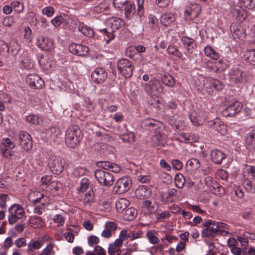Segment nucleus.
Here are the masks:
<instances>
[{
  "label": "nucleus",
  "instance_id": "nucleus-1",
  "mask_svg": "<svg viewBox=\"0 0 255 255\" xmlns=\"http://www.w3.org/2000/svg\"><path fill=\"white\" fill-rule=\"evenodd\" d=\"M82 138L81 131L78 126L73 125L68 128L66 132L65 141L68 146L75 147Z\"/></svg>",
  "mask_w": 255,
  "mask_h": 255
},
{
  "label": "nucleus",
  "instance_id": "nucleus-2",
  "mask_svg": "<svg viewBox=\"0 0 255 255\" xmlns=\"http://www.w3.org/2000/svg\"><path fill=\"white\" fill-rule=\"evenodd\" d=\"M111 28L103 29L101 30L104 35L106 36L104 37L107 42L115 37L114 31L123 27L125 22L121 18L118 17H112L110 20Z\"/></svg>",
  "mask_w": 255,
  "mask_h": 255
},
{
  "label": "nucleus",
  "instance_id": "nucleus-3",
  "mask_svg": "<svg viewBox=\"0 0 255 255\" xmlns=\"http://www.w3.org/2000/svg\"><path fill=\"white\" fill-rule=\"evenodd\" d=\"M95 176L98 182L102 185L109 187L113 184L114 178L110 172L97 169L95 171Z\"/></svg>",
  "mask_w": 255,
  "mask_h": 255
},
{
  "label": "nucleus",
  "instance_id": "nucleus-4",
  "mask_svg": "<svg viewBox=\"0 0 255 255\" xmlns=\"http://www.w3.org/2000/svg\"><path fill=\"white\" fill-rule=\"evenodd\" d=\"M118 70L120 73L125 78L130 77L134 69L131 62L127 59H122L118 63Z\"/></svg>",
  "mask_w": 255,
  "mask_h": 255
},
{
  "label": "nucleus",
  "instance_id": "nucleus-5",
  "mask_svg": "<svg viewBox=\"0 0 255 255\" xmlns=\"http://www.w3.org/2000/svg\"><path fill=\"white\" fill-rule=\"evenodd\" d=\"M10 215L8 216V222L11 225L15 223L18 220L24 216V210L19 204H15L9 209Z\"/></svg>",
  "mask_w": 255,
  "mask_h": 255
},
{
  "label": "nucleus",
  "instance_id": "nucleus-6",
  "mask_svg": "<svg viewBox=\"0 0 255 255\" xmlns=\"http://www.w3.org/2000/svg\"><path fill=\"white\" fill-rule=\"evenodd\" d=\"M48 164L52 172L59 174L64 169L65 162L60 157L52 154L49 157Z\"/></svg>",
  "mask_w": 255,
  "mask_h": 255
},
{
  "label": "nucleus",
  "instance_id": "nucleus-7",
  "mask_svg": "<svg viewBox=\"0 0 255 255\" xmlns=\"http://www.w3.org/2000/svg\"><path fill=\"white\" fill-rule=\"evenodd\" d=\"M131 180L127 177L119 179L113 188V192L116 194H124L129 190L131 187Z\"/></svg>",
  "mask_w": 255,
  "mask_h": 255
},
{
  "label": "nucleus",
  "instance_id": "nucleus-8",
  "mask_svg": "<svg viewBox=\"0 0 255 255\" xmlns=\"http://www.w3.org/2000/svg\"><path fill=\"white\" fill-rule=\"evenodd\" d=\"M204 226L205 229L202 231L201 234L203 237H214L218 234L219 230V227L217 225V223L212 220L205 222Z\"/></svg>",
  "mask_w": 255,
  "mask_h": 255
},
{
  "label": "nucleus",
  "instance_id": "nucleus-9",
  "mask_svg": "<svg viewBox=\"0 0 255 255\" xmlns=\"http://www.w3.org/2000/svg\"><path fill=\"white\" fill-rule=\"evenodd\" d=\"M144 88L147 94L152 96H157L163 92V87L158 80L150 81Z\"/></svg>",
  "mask_w": 255,
  "mask_h": 255
},
{
  "label": "nucleus",
  "instance_id": "nucleus-10",
  "mask_svg": "<svg viewBox=\"0 0 255 255\" xmlns=\"http://www.w3.org/2000/svg\"><path fill=\"white\" fill-rule=\"evenodd\" d=\"M242 108V104L239 101H236L223 110L222 114L224 117H233L239 113Z\"/></svg>",
  "mask_w": 255,
  "mask_h": 255
},
{
  "label": "nucleus",
  "instance_id": "nucleus-11",
  "mask_svg": "<svg viewBox=\"0 0 255 255\" xmlns=\"http://www.w3.org/2000/svg\"><path fill=\"white\" fill-rule=\"evenodd\" d=\"M19 144L24 150H28L32 147V138L26 131H21L18 133Z\"/></svg>",
  "mask_w": 255,
  "mask_h": 255
},
{
  "label": "nucleus",
  "instance_id": "nucleus-12",
  "mask_svg": "<svg viewBox=\"0 0 255 255\" xmlns=\"http://www.w3.org/2000/svg\"><path fill=\"white\" fill-rule=\"evenodd\" d=\"M37 45L40 49L46 51H51L54 48V41L44 36H41L37 38Z\"/></svg>",
  "mask_w": 255,
  "mask_h": 255
},
{
  "label": "nucleus",
  "instance_id": "nucleus-13",
  "mask_svg": "<svg viewBox=\"0 0 255 255\" xmlns=\"http://www.w3.org/2000/svg\"><path fill=\"white\" fill-rule=\"evenodd\" d=\"M26 82L33 89H41L44 86L43 80L36 74L28 75Z\"/></svg>",
  "mask_w": 255,
  "mask_h": 255
},
{
  "label": "nucleus",
  "instance_id": "nucleus-14",
  "mask_svg": "<svg viewBox=\"0 0 255 255\" xmlns=\"http://www.w3.org/2000/svg\"><path fill=\"white\" fill-rule=\"evenodd\" d=\"M201 10V7L198 4H192L185 10V16L187 18L194 19L198 16Z\"/></svg>",
  "mask_w": 255,
  "mask_h": 255
},
{
  "label": "nucleus",
  "instance_id": "nucleus-15",
  "mask_svg": "<svg viewBox=\"0 0 255 255\" xmlns=\"http://www.w3.org/2000/svg\"><path fill=\"white\" fill-rule=\"evenodd\" d=\"M91 77L94 82L102 83L107 79V73L104 69L98 68L92 73Z\"/></svg>",
  "mask_w": 255,
  "mask_h": 255
},
{
  "label": "nucleus",
  "instance_id": "nucleus-16",
  "mask_svg": "<svg viewBox=\"0 0 255 255\" xmlns=\"http://www.w3.org/2000/svg\"><path fill=\"white\" fill-rule=\"evenodd\" d=\"M69 49L73 54L82 56L87 55L89 51V48L87 46L76 43L71 44L69 47Z\"/></svg>",
  "mask_w": 255,
  "mask_h": 255
},
{
  "label": "nucleus",
  "instance_id": "nucleus-17",
  "mask_svg": "<svg viewBox=\"0 0 255 255\" xmlns=\"http://www.w3.org/2000/svg\"><path fill=\"white\" fill-rule=\"evenodd\" d=\"M209 126L222 135L225 134L227 132L226 126L218 119L210 121Z\"/></svg>",
  "mask_w": 255,
  "mask_h": 255
},
{
  "label": "nucleus",
  "instance_id": "nucleus-18",
  "mask_svg": "<svg viewBox=\"0 0 255 255\" xmlns=\"http://www.w3.org/2000/svg\"><path fill=\"white\" fill-rule=\"evenodd\" d=\"M245 146L249 151L254 152L255 151V133L248 134L245 139Z\"/></svg>",
  "mask_w": 255,
  "mask_h": 255
},
{
  "label": "nucleus",
  "instance_id": "nucleus-19",
  "mask_svg": "<svg viewBox=\"0 0 255 255\" xmlns=\"http://www.w3.org/2000/svg\"><path fill=\"white\" fill-rule=\"evenodd\" d=\"M175 19L174 15L170 12H164L160 18L161 23L165 26H170L171 23L175 21Z\"/></svg>",
  "mask_w": 255,
  "mask_h": 255
},
{
  "label": "nucleus",
  "instance_id": "nucleus-20",
  "mask_svg": "<svg viewBox=\"0 0 255 255\" xmlns=\"http://www.w3.org/2000/svg\"><path fill=\"white\" fill-rule=\"evenodd\" d=\"M210 155L212 160L218 164H221L222 160L226 157L225 154L218 149L212 150Z\"/></svg>",
  "mask_w": 255,
  "mask_h": 255
},
{
  "label": "nucleus",
  "instance_id": "nucleus-21",
  "mask_svg": "<svg viewBox=\"0 0 255 255\" xmlns=\"http://www.w3.org/2000/svg\"><path fill=\"white\" fill-rule=\"evenodd\" d=\"M135 194L139 199L147 198L151 196V191L146 186H141L136 190Z\"/></svg>",
  "mask_w": 255,
  "mask_h": 255
},
{
  "label": "nucleus",
  "instance_id": "nucleus-22",
  "mask_svg": "<svg viewBox=\"0 0 255 255\" xmlns=\"http://www.w3.org/2000/svg\"><path fill=\"white\" fill-rule=\"evenodd\" d=\"M64 20L67 21L71 24H74L75 22L74 19L69 16H65L63 17L62 16H57L51 20V23L54 27H57L59 26Z\"/></svg>",
  "mask_w": 255,
  "mask_h": 255
},
{
  "label": "nucleus",
  "instance_id": "nucleus-23",
  "mask_svg": "<svg viewBox=\"0 0 255 255\" xmlns=\"http://www.w3.org/2000/svg\"><path fill=\"white\" fill-rule=\"evenodd\" d=\"M181 40L186 47L187 52L192 54L193 52L194 49L196 47L194 40L188 37H183Z\"/></svg>",
  "mask_w": 255,
  "mask_h": 255
},
{
  "label": "nucleus",
  "instance_id": "nucleus-24",
  "mask_svg": "<svg viewBox=\"0 0 255 255\" xmlns=\"http://www.w3.org/2000/svg\"><path fill=\"white\" fill-rule=\"evenodd\" d=\"M230 79L233 83L242 82L244 79L242 72L237 69H233L230 73Z\"/></svg>",
  "mask_w": 255,
  "mask_h": 255
},
{
  "label": "nucleus",
  "instance_id": "nucleus-25",
  "mask_svg": "<svg viewBox=\"0 0 255 255\" xmlns=\"http://www.w3.org/2000/svg\"><path fill=\"white\" fill-rule=\"evenodd\" d=\"M78 29L79 31L86 36L92 37L94 35V32L93 29L88 27L83 22H79Z\"/></svg>",
  "mask_w": 255,
  "mask_h": 255
},
{
  "label": "nucleus",
  "instance_id": "nucleus-26",
  "mask_svg": "<svg viewBox=\"0 0 255 255\" xmlns=\"http://www.w3.org/2000/svg\"><path fill=\"white\" fill-rule=\"evenodd\" d=\"M141 209L144 214H151L155 210V205L150 200H147L143 202Z\"/></svg>",
  "mask_w": 255,
  "mask_h": 255
},
{
  "label": "nucleus",
  "instance_id": "nucleus-27",
  "mask_svg": "<svg viewBox=\"0 0 255 255\" xmlns=\"http://www.w3.org/2000/svg\"><path fill=\"white\" fill-rule=\"evenodd\" d=\"M233 13L236 15L237 19L240 22L245 20L248 16L246 10L241 7L235 8Z\"/></svg>",
  "mask_w": 255,
  "mask_h": 255
},
{
  "label": "nucleus",
  "instance_id": "nucleus-28",
  "mask_svg": "<svg viewBox=\"0 0 255 255\" xmlns=\"http://www.w3.org/2000/svg\"><path fill=\"white\" fill-rule=\"evenodd\" d=\"M190 119L193 124L196 126L202 125L205 121V118L204 117L198 115L195 112L191 114Z\"/></svg>",
  "mask_w": 255,
  "mask_h": 255
},
{
  "label": "nucleus",
  "instance_id": "nucleus-29",
  "mask_svg": "<svg viewBox=\"0 0 255 255\" xmlns=\"http://www.w3.org/2000/svg\"><path fill=\"white\" fill-rule=\"evenodd\" d=\"M21 63L23 67L29 69L33 66L32 60L30 55L27 53H23L21 56Z\"/></svg>",
  "mask_w": 255,
  "mask_h": 255
},
{
  "label": "nucleus",
  "instance_id": "nucleus-30",
  "mask_svg": "<svg viewBox=\"0 0 255 255\" xmlns=\"http://www.w3.org/2000/svg\"><path fill=\"white\" fill-rule=\"evenodd\" d=\"M244 58L248 63L255 65V49L247 50L244 53Z\"/></svg>",
  "mask_w": 255,
  "mask_h": 255
},
{
  "label": "nucleus",
  "instance_id": "nucleus-31",
  "mask_svg": "<svg viewBox=\"0 0 255 255\" xmlns=\"http://www.w3.org/2000/svg\"><path fill=\"white\" fill-rule=\"evenodd\" d=\"M161 80L165 85L168 87H173L175 84L174 77L169 74H166L162 76Z\"/></svg>",
  "mask_w": 255,
  "mask_h": 255
},
{
  "label": "nucleus",
  "instance_id": "nucleus-32",
  "mask_svg": "<svg viewBox=\"0 0 255 255\" xmlns=\"http://www.w3.org/2000/svg\"><path fill=\"white\" fill-rule=\"evenodd\" d=\"M129 204V202L127 199L120 198L116 202V209L119 212H122Z\"/></svg>",
  "mask_w": 255,
  "mask_h": 255
},
{
  "label": "nucleus",
  "instance_id": "nucleus-33",
  "mask_svg": "<svg viewBox=\"0 0 255 255\" xmlns=\"http://www.w3.org/2000/svg\"><path fill=\"white\" fill-rule=\"evenodd\" d=\"M186 166L189 170L195 171L200 167V161L196 158H191L187 161Z\"/></svg>",
  "mask_w": 255,
  "mask_h": 255
},
{
  "label": "nucleus",
  "instance_id": "nucleus-34",
  "mask_svg": "<svg viewBox=\"0 0 255 255\" xmlns=\"http://www.w3.org/2000/svg\"><path fill=\"white\" fill-rule=\"evenodd\" d=\"M137 215V211L133 208H129L126 209L124 215V218L127 221L133 220Z\"/></svg>",
  "mask_w": 255,
  "mask_h": 255
},
{
  "label": "nucleus",
  "instance_id": "nucleus-35",
  "mask_svg": "<svg viewBox=\"0 0 255 255\" xmlns=\"http://www.w3.org/2000/svg\"><path fill=\"white\" fill-rule=\"evenodd\" d=\"M79 198L85 205H86L93 201V194L91 192L86 193H84V192L80 193L79 194Z\"/></svg>",
  "mask_w": 255,
  "mask_h": 255
},
{
  "label": "nucleus",
  "instance_id": "nucleus-36",
  "mask_svg": "<svg viewBox=\"0 0 255 255\" xmlns=\"http://www.w3.org/2000/svg\"><path fill=\"white\" fill-rule=\"evenodd\" d=\"M205 184L210 188L211 191H213V189L215 190L217 188H220V185L215 180H213V177L211 176H207L205 178Z\"/></svg>",
  "mask_w": 255,
  "mask_h": 255
},
{
  "label": "nucleus",
  "instance_id": "nucleus-37",
  "mask_svg": "<svg viewBox=\"0 0 255 255\" xmlns=\"http://www.w3.org/2000/svg\"><path fill=\"white\" fill-rule=\"evenodd\" d=\"M204 53L207 56L214 59H217L219 57V53L210 46H207L205 47Z\"/></svg>",
  "mask_w": 255,
  "mask_h": 255
},
{
  "label": "nucleus",
  "instance_id": "nucleus-38",
  "mask_svg": "<svg viewBox=\"0 0 255 255\" xmlns=\"http://www.w3.org/2000/svg\"><path fill=\"white\" fill-rule=\"evenodd\" d=\"M29 224L32 226H34L35 228H41L44 223L41 218L37 216H31L29 220Z\"/></svg>",
  "mask_w": 255,
  "mask_h": 255
},
{
  "label": "nucleus",
  "instance_id": "nucleus-39",
  "mask_svg": "<svg viewBox=\"0 0 255 255\" xmlns=\"http://www.w3.org/2000/svg\"><path fill=\"white\" fill-rule=\"evenodd\" d=\"M48 138L54 140L59 134V130L55 127H51L46 130L45 132Z\"/></svg>",
  "mask_w": 255,
  "mask_h": 255
},
{
  "label": "nucleus",
  "instance_id": "nucleus-40",
  "mask_svg": "<svg viewBox=\"0 0 255 255\" xmlns=\"http://www.w3.org/2000/svg\"><path fill=\"white\" fill-rule=\"evenodd\" d=\"M174 182L177 188H182L185 183L184 176L180 173L176 174L174 177Z\"/></svg>",
  "mask_w": 255,
  "mask_h": 255
},
{
  "label": "nucleus",
  "instance_id": "nucleus-41",
  "mask_svg": "<svg viewBox=\"0 0 255 255\" xmlns=\"http://www.w3.org/2000/svg\"><path fill=\"white\" fill-rule=\"evenodd\" d=\"M109 6V3L107 0H104L100 3L98 5L93 7V11L97 13H101L105 11Z\"/></svg>",
  "mask_w": 255,
  "mask_h": 255
},
{
  "label": "nucleus",
  "instance_id": "nucleus-42",
  "mask_svg": "<svg viewBox=\"0 0 255 255\" xmlns=\"http://www.w3.org/2000/svg\"><path fill=\"white\" fill-rule=\"evenodd\" d=\"M121 139L124 142L133 143L135 141V135L131 132L126 133L121 135Z\"/></svg>",
  "mask_w": 255,
  "mask_h": 255
},
{
  "label": "nucleus",
  "instance_id": "nucleus-43",
  "mask_svg": "<svg viewBox=\"0 0 255 255\" xmlns=\"http://www.w3.org/2000/svg\"><path fill=\"white\" fill-rule=\"evenodd\" d=\"M39 63L45 69L50 68L52 65V62L47 57H42L39 60Z\"/></svg>",
  "mask_w": 255,
  "mask_h": 255
},
{
  "label": "nucleus",
  "instance_id": "nucleus-44",
  "mask_svg": "<svg viewBox=\"0 0 255 255\" xmlns=\"http://www.w3.org/2000/svg\"><path fill=\"white\" fill-rule=\"evenodd\" d=\"M123 8L125 9L126 16L128 17L130 14L134 11L135 6L134 4L128 1Z\"/></svg>",
  "mask_w": 255,
  "mask_h": 255
},
{
  "label": "nucleus",
  "instance_id": "nucleus-45",
  "mask_svg": "<svg viewBox=\"0 0 255 255\" xmlns=\"http://www.w3.org/2000/svg\"><path fill=\"white\" fill-rule=\"evenodd\" d=\"M42 244L38 241H31L28 244V250L32 251L34 250H37L41 248Z\"/></svg>",
  "mask_w": 255,
  "mask_h": 255
},
{
  "label": "nucleus",
  "instance_id": "nucleus-46",
  "mask_svg": "<svg viewBox=\"0 0 255 255\" xmlns=\"http://www.w3.org/2000/svg\"><path fill=\"white\" fill-rule=\"evenodd\" d=\"M90 185L89 181L87 178H83L80 182V185L78 189V191L81 193L85 192L89 187Z\"/></svg>",
  "mask_w": 255,
  "mask_h": 255
},
{
  "label": "nucleus",
  "instance_id": "nucleus-47",
  "mask_svg": "<svg viewBox=\"0 0 255 255\" xmlns=\"http://www.w3.org/2000/svg\"><path fill=\"white\" fill-rule=\"evenodd\" d=\"M1 144L0 145V148H8L9 149H12L15 147L14 144L11 142L10 139L8 138H5L2 139Z\"/></svg>",
  "mask_w": 255,
  "mask_h": 255
},
{
  "label": "nucleus",
  "instance_id": "nucleus-48",
  "mask_svg": "<svg viewBox=\"0 0 255 255\" xmlns=\"http://www.w3.org/2000/svg\"><path fill=\"white\" fill-rule=\"evenodd\" d=\"M245 189L249 192H255V187L253 185V183L249 180L246 179L243 183Z\"/></svg>",
  "mask_w": 255,
  "mask_h": 255
},
{
  "label": "nucleus",
  "instance_id": "nucleus-49",
  "mask_svg": "<svg viewBox=\"0 0 255 255\" xmlns=\"http://www.w3.org/2000/svg\"><path fill=\"white\" fill-rule=\"evenodd\" d=\"M121 253L120 248L112 244L109 245L108 253L110 255H119Z\"/></svg>",
  "mask_w": 255,
  "mask_h": 255
},
{
  "label": "nucleus",
  "instance_id": "nucleus-50",
  "mask_svg": "<svg viewBox=\"0 0 255 255\" xmlns=\"http://www.w3.org/2000/svg\"><path fill=\"white\" fill-rule=\"evenodd\" d=\"M146 237L149 240L151 244H155L159 242V239L150 231L147 232Z\"/></svg>",
  "mask_w": 255,
  "mask_h": 255
},
{
  "label": "nucleus",
  "instance_id": "nucleus-51",
  "mask_svg": "<svg viewBox=\"0 0 255 255\" xmlns=\"http://www.w3.org/2000/svg\"><path fill=\"white\" fill-rule=\"evenodd\" d=\"M14 10L17 12H21L23 10V4L18 1H14L11 3Z\"/></svg>",
  "mask_w": 255,
  "mask_h": 255
},
{
  "label": "nucleus",
  "instance_id": "nucleus-52",
  "mask_svg": "<svg viewBox=\"0 0 255 255\" xmlns=\"http://www.w3.org/2000/svg\"><path fill=\"white\" fill-rule=\"evenodd\" d=\"M53 245L51 244H48L46 247L44 249L40 255H52L55 254L54 251L53 250Z\"/></svg>",
  "mask_w": 255,
  "mask_h": 255
},
{
  "label": "nucleus",
  "instance_id": "nucleus-53",
  "mask_svg": "<svg viewBox=\"0 0 255 255\" xmlns=\"http://www.w3.org/2000/svg\"><path fill=\"white\" fill-rule=\"evenodd\" d=\"M128 0H113V3L114 6L119 9H123Z\"/></svg>",
  "mask_w": 255,
  "mask_h": 255
},
{
  "label": "nucleus",
  "instance_id": "nucleus-54",
  "mask_svg": "<svg viewBox=\"0 0 255 255\" xmlns=\"http://www.w3.org/2000/svg\"><path fill=\"white\" fill-rule=\"evenodd\" d=\"M144 2V0H137V14L140 16H142L143 15L144 13V9L143 7V4Z\"/></svg>",
  "mask_w": 255,
  "mask_h": 255
},
{
  "label": "nucleus",
  "instance_id": "nucleus-55",
  "mask_svg": "<svg viewBox=\"0 0 255 255\" xmlns=\"http://www.w3.org/2000/svg\"><path fill=\"white\" fill-rule=\"evenodd\" d=\"M167 52L171 54L174 55L177 57L180 58L182 56V53L178 49L172 46H169L167 49Z\"/></svg>",
  "mask_w": 255,
  "mask_h": 255
},
{
  "label": "nucleus",
  "instance_id": "nucleus-56",
  "mask_svg": "<svg viewBox=\"0 0 255 255\" xmlns=\"http://www.w3.org/2000/svg\"><path fill=\"white\" fill-rule=\"evenodd\" d=\"M215 67H216V72H221L225 70L226 68V65L225 63L223 62L222 60L215 61Z\"/></svg>",
  "mask_w": 255,
  "mask_h": 255
},
{
  "label": "nucleus",
  "instance_id": "nucleus-57",
  "mask_svg": "<svg viewBox=\"0 0 255 255\" xmlns=\"http://www.w3.org/2000/svg\"><path fill=\"white\" fill-rule=\"evenodd\" d=\"M54 222L57 224L58 226H63L65 223L64 217L60 214L56 215L53 219Z\"/></svg>",
  "mask_w": 255,
  "mask_h": 255
},
{
  "label": "nucleus",
  "instance_id": "nucleus-58",
  "mask_svg": "<svg viewBox=\"0 0 255 255\" xmlns=\"http://www.w3.org/2000/svg\"><path fill=\"white\" fill-rule=\"evenodd\" d=\"M27 121L31 124L36 125L40 123L39 118L37 116L30 115L27 117Z\"/></svg>",
  "mask_w": 255,
  "mask_h": 255
},
{
  "label": "nucleus",
  "instance_id": "nucleus-59",
  "mask_svg": "<svg viewBox=\"0 0 255 255\" xmlns=\"http://www.w3.org/2000/svg\"><path fill=\"white\" fill-rule=\"evenodd\" d=\"M2 23L6 27H10L13 23V17L11 16H6L3 18Z\"/></svg>",
  "mask_w": 255,
  "mask_h": 255
},
{
  "label": "nucleus",
  "instance_id": "nucleus-60",
  "mask_svg": "<svg viewBox=\"0 0 255 255\" xmlns=\"http://www.w3.org/2000/svg\"><path fill=\"white\" fill-rule=\"evenodd\" d=\"M170 215L168 211H163L161 212H157L156 214V218L157 220H164L168 218Z\"/></svg>",
  "mask_w": 255,
  "mask_h": 255
},
{
  "label": "nucleus",
  "instance_id": "nucleus-61",
  "mask_svg": "<svg viewBox=\"0 0 255 255\" xmlns=\"http://www.w3.org/2000/svg\"><path fill=\"white\" fill-rule=\"evenodd\" d=\"M156 122L152 119H146L142 123V126L145 127H154L156 125Z\"/></svg>",
  "mask_w": 255,
  "mask_h": 255
},
{
  "label": "nucleus",
  "instance_id": "nucleus-62",
  "mask_svg": "<svg viewBox=\"0 0 255 255\" xmlns=\"http://www.w3.org/2000/svg\"><path fill=\"white\" fill-rule=\"evenodd\" d=\"M112 163L109 161H100L98 162V166L105 170H110Z\"/></svg>",
  "mask_w": 255,
  "mask_h": 255
},
{
  "label": "nucleus",
  "instance_id": "nucleus-63",
  "mask_svg": "<svg viewBox=\"0 0 255 255\" xmlns=\"http://www.w3.org/2000/svg\"><path fill=\"white\" fill-rule=\"evenodd\" d=\"M243 5L249 9H252L255 6V0H241Z\"/></svg>",
  "mask_w": 255,
  "mask_h": 255
},
{
  "label": "nucleus",
  "instance_id": "nucleus-64",
  "mask_svg": "<svg viewBox=\"0 0 255 255\" xmlns=\"http://www.w3.org/2000/svg\"><path fill=\"white\" fill-rule=\"evenodd\" d=\"M54 12V8L51 6H47L42 9L43 14L46 15L48 17L52 16Z\"/></svg>",
  "mask_w": 255,
  "mask_h": 255
}]
</instances>
